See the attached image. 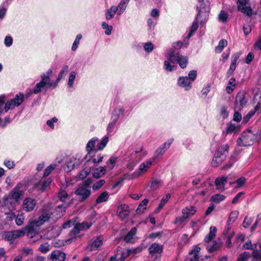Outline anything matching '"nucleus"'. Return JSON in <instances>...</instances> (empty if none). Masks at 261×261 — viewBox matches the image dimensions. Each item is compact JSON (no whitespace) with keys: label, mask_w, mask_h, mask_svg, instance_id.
<instances>
[{"label":"nucleus","mask_w":261,"mask_h":261,"mask_svg":"<svg viewBox=\"0 0 261 261\" xmlns=\"http://www.w3.org/2000/svg\"><path fill=\"white\" fill-rule=\"evenodd\" d=\"M255 134L250 129L243 132L237 139V145L239 146H248L252 145L254 142Z\"/></svg>","instance_id":"nucleus-1"},{"label":"nucleus","mask_w":261,"mask_h":261,"mask_svg":"<svg viewBox=\"0 0 261 261\" xmlns=\"http://www.w3.org/2000/svg\"><path fill=\"white\" fill-rule=\"evenodd\" d=\"M197 10H198V13L194 21L193 22L192 26L190 27V32L187 36V38L188 39L193 36L194 33L197 30L198 27V18L200 16L201 14L204 12L205 13H207V15L208 16V13L210 12V8L209 6L206 7H201L200 9L197 8Z\"/></svg>","instance_id":"nucleus-2"},{"label":"nucleus","mask_w":261,"mask_h":261,"mask_svg":"<svg viewBox=\"0 0 261 261\" xmlns=\"http://www.w3.org/2000/svg\"><path fill=\"white\" fill-rule=\"evenodd\" d=\"M25 235V231L22 230H15L10 231H5L3 234V237L5 240L10 242L12 244L14 241Z\"/></svg>","instance_id":"nucleus-3"},{"label":"nucleus","mask_w":261,"mask_h":261,"mask_svg":"<svg viewBox=\"0 0 261 261\" xmlns=\"http://www.w3.org/2000/svg\"><path fill=\"white\" fill-rule=\"evenodd\" d=\"M249 0H238L237 2V9L239 11L245 14L248 16H251L253 10L250 6H247Z\"/></svg>","instance_id":"nucleus-4"},{"label":"nucleus","mask_w":261,"mask_h":261,"mask_svg":"<svg viewBox=\"0 0 261 261\" xmlns=\"http://www.w3.org/2000/svg\"><path fill=\"white\" fill-rule=\"evenodd\" d=\"M235 110H242L247 103V100L245 98V94L243 91L239 92L236 97L235 101Z\"/></svg>","instance_id":"nucleus-5"},{"label":"nucleus","mask_w":261,"mask_h":261,"mask_svg":"<svg viewBox=\"0 0 261 261\" xmlns=\"http://www.w3.org/2000/svg\"><path fill=\"white\" fill-rule=\"evenodd\" d=\"M91 191L84 186H79L75 191L74 193L80 196V201L83 202L88 199L90 194Z\"/></svg>","instance_id":"nucleus-6"},{"label":"nucleus","mask_w":261,"mask_h":261,"mask_svg":"<svg viewBox=\"0 0 261 261\" xmlns=\"http://www.w3.org/2000/svg\"><path fill=\"white\" fill-rule=\"evenodd\" d=\"M117 213L119 218L121 220L126 219L129 215V206L125 204H120L117 208Z\"/></svg>","instance_id":"nucleus-7"},{"label":"nucleus","mask_w":261,"mask_h":261,"mask_svg":"<svg viewBox=\"0 0 261 261\" xmlns=\"http://www.w3.org/2000/svg\"><path fill=\"white\" fill-rule=\"evenodd\" d=\"M66 256V253L62 251L56 250L49 255V258L53 261H64Z\"/></svg>","instance_id":"nucleus-8"},{"label":"nucleus","mask_w":261,"mask_h":261,"mask_svg":"<svg viewBox=\"0 0 261 261\" xmlns=\"http://www.w3.org/2000/svg\"><path fill=\"white\" fill-rule=\"evenodd\" d=\"M36 205V200L30 197L25 198L22 204V208L26 212H31L33 211Z\"/></svg>","instance_id":"nucleus-9"},{"label":"nucleus","mask_w":261,"mask_h":261,"mask_svg":"<svg viewBox=\"0 0 261 261\" xmlns=\"http://www.w3.org/2000/svg\"><path fill=\"white\" fill-rule=\"evenodd\" d=\"M103 158V156L101 155V153L94 152L93 154H90V155L87 154L85 156L84 160L87 163L92 162L94 164H96L101 162Z\"/></svg>","instance_id":"nucleus-10"},{"label":"nucleus","mask_w":261,"mask_h":261,"mask_svg":"<svg viewBox=\"0 0 261 261\" xmlns=\"http://www.w3.org/2000/svg\"><path fill=\"white\" fill-rule=\"evenodd\" d=\"M229 148L228 144L221 145L218 148L215 155L224 160L228 153Z\"/></svg>","instance_id":"nucleus-11"},{"label":"nucleus","mask_w":261,"mask_h":261,"mask_svg":"<svg viewBox=\"0 0 261 261\" xmlns=\"http://www.w3.org/2000/svg\"><path fill=\"white\" fill-rule=\"evenodd\" d=\"M103 244V240L100 236L97 237L92 243L87 246V249L90 251L97 250Z\"/></svg>","instance_id":"nucleus-12"},{"label":"nucleus","mask_w":261,"mask_h":261,"mask_svg":"<svg viewBox=\"0 0 261 261\" xmlns=\"http://www.w3.org/2000/svg\"><path fill=\"white\" fill-rule=\"evenodd\" d=\"M48 89V85L43 82L40 81L36 84L34 88L31 91V92L37 94L40 93L42 91L46 92Z\"/></svg>","instance_id":"nucleus-13"},{"label":"nucleus","mask_w":261,"mask_h":261,"mask_svg":"<svg viewBox=\"0 0 261 261\" xmlns=\"http://www.w3.org/2000/svg\"><path fill=\"white\" fill-rule=\"evenodd\" d=\"M192 82L188 76H180L178 80V85L185 88L186 90H189L192 88Z\"/></svg>","instance_id":"nucleus-14"},{"label":"nucleus","mask_w":261,"mask_h":261,"mask_svg":"<svg viewBox=\"0 0 261 261\" xmlns=\"http://www.w3.org/2000/svg\"><path fill=\"white\" fill-rule=\"evenodd\" d=\"M171 142H165L160 147L158 148V149L155 151V156L152 158L153 160H155V158L160 156L163 155L166 151L169 148L170 145L171 144Z\"/></svg>","instance_id":"nucleus-15"},{"label":"nucleus","mask_w":261,"mask_h":261,"mask_svg":"<svg viewBox=\"0 0 261 261\" xmlns=\"http://www.w3.org/2000/svg\"><path fill=\"white\" fill-rule=\"evenodd\" d=\"M97 140V139L92 138V139L89 140L88 143L87 144L86 151L87 152V154H88V155L93 154L94 152H97V148H95L96 141Z\"/></svg>","instance_id":"nucleus-16"},{"label":"nucleus","mask_w":261,"mask_h":261,"mask_svg":"<svg viewBox=\"0 0 261 261\" xmlns=\"http://www.w3.org/2000/svg\"><path fill=\"white\" fill-rule=\"evenodd\" d=\"M80 163V160L72 158L67 162L65 170L68 172H70L73 170L76 167L79 166Z\"/></svg>","instance_id":"nucleus-17"},{"label":"nucleus","mask_w":261,"mask_h":261,"mask_svg":"<svg viewBox=\"0 0 261 261\" xmlns=\"http://www.w3.org/2000/svg\"><path fill=\"white\" fill-rule=\"evenodd\" d=\"M163 246L158 243L152 244L148 248L149 253L153 255L154 254H161L163 252Z\"/></svg>","instance_id":"nucleus-18"},{"label":"nucleus","mask_w":261,"mask_h":261,"mask_svg":"<svg viewBox=\"0 0 261 261\" xmlns=\"http://www.w3.org/2000/svg\"><path fill=\"white\" fill-rule=\"evenodd\" d=\"M108 163L107 165L103 167H100L94 169L92 173V175L94 178H99L105 174L107 170V167H108Z\"/></svg>","instance_id":"nucleus-19"},{"label":"nucleus","mask_w":261,"mask_h":261,"mask_svg":"<svg viewBox=\"0 0 261 261\" xmlns=\"http://www.w3.org/2000/svg\"><path fill=\"white\" fill-rule=\"evenodd\" d=\"M180 56L178 53H176L175 49H172L168 54V59L172 63H177Z\"/></svg>","instance_id":"nucleus-20"},{"label":"nucleus","mask_w":261,"mask_h":261,"mask_svg":"<svg viewBox=\"0 0 261 261\" xmlns=\"http://www.w3.org/2000/svg\"><path fill=\"white\" fill-rule=\"evenodd\" d=\"M53 73V70L51 69H48L46 73H42L40 75L41 82H43L47 85H49L50 81V76Z\"/></svg>","instance_id":"nucleus-21"},{"label":"nucleus","mask_w":261,"mask_h":261,"mask_svg":"<svg viewBox=\"0 0 261 261\" xmlns=\"http://www.w3.org/2000/svg\"><path fill=\"white\" fill-rule=\"evenodd\" d=\"M222 243L220 242V240L218 239L215 241L212 245L207 246L206 249L209 253H212L218 250L221 247Z\"/></svg>","instance_id":"nucleus-22"},{"label":"nucleus","mask_w":261,"mask_h":261,"mask_svg":"<svg viewBox=\"0 0 261 261\" xmlns=\"http://www.w3.org/2000/svg\"><path fill=\"white\" fill-rule=\"evenodd\" d=\"M217 233V228L215 226H211L208 234L205 236L204 241L206 243L211 242L215 237Z\"/></svg>","instance_id":"nucleus-23"},{"label":"nucleus","mask_w":261,"mask_h":261,"mask_svg":"<svg viewBox=\"0 0 261 261\" xmlns=\"http://www.w3.org/2000/svg\"><path fill=\"white\" fill-rule=\"evenodd\" d=\"M118 8L115 6H112L110 9H108L105 13V16L107 19H111L115 15L116 13L118 12Z\"/></svg>","instance_id":"nucleus-24"},{"label":"nucleus","mask_w":261,"mask_h":261,"mask_svg":"<svg viewBox=\"0 0 261 261\" xmlns=\"http://www.w3.org/2000/svg\"><path fill=\"white\" fill-rule=\"evenodd\" d=\"M109 195L107 191L102 192L96 199V204H100L102 202H106L108 200Z\"/></svg>","instance_id":"nucleus-25"},{"label":"nucleus","mask_w":261,"mask_h":261,"mask_svg":"<svg viewBox=\"0 0 261 261\" xmlns=\"http://www.w3.org/2000/svg\"><path fill=\"white\" fill-rule=\"evenodd\" d=\"M241 127L240 125H236L234 124L229 122L227 123L226 128V134H231L236 133L240 130Z\"/></svg>","instance_id":"nucleus-26"},{"label":"nucleus","mask_w":261,"mask_h":261,"mask_svg":"<svg viewBox=\"0 0 261 261\" xmlns=\"http://www.w3.org/2000/svg\"><path fill=\"white\" fill-rule=\"evenodd\" d=\"M227 45V41L222 39L219 42L218 45L215 47V51L216 53L219 54L222 52L224 47Z\"/></svg>","instance_id":"nucleus-27"},{"label":"nucleus","mask_w":261,"mask_h":261,"mask_svg":"<svg viewBox=\"0 0 261 261\" xmlns=\"http://www.w3.org/2000/svg\"><path fill=\"white\" fill-rule=\"evenodd\" d=\"M227 181V177L225 176H222L218 177L215 179V184L217 187V189H220L224 187L225 184Z\"/></svg>","instance_id":"nucleus-28"},{"label":"nucleus","mask_w":261,"mask_h":261,"mask_svg":"<svg viewBox=\"0 0 261 261\" xmlns=\"http://www.w3.org/2000/svg\"><path fill=\"white\" fill-rule=\"evenodd\" d=\"M196 211V207L194 206H190L189 207H186L182 210V213L184 215H186L187 218L190 216H193L195 214Z\"/></svg>","instance_id":"nucleus-29"},{"label":"nucleus","mask_w":261,"mask_h":261,"mask_svg":"<svg viewBox=\"0 0 261 261\" xmlns=\"http://www.w3.org/2000/svg\"><path fill=\"white\" fill-rule=\"evenodd\" d=\"M137 249H127L125 251H123L121 253V257L119 259V261H125V258H126L127 257H128L130 254L134 253L136 254L137 252Z\"/></svg>","instance_id":"nucleus-30"},{"label":"nucleus","mask_w":261,"mask_h":261,"mask_svg":"<svg viewBox=\"0 0 261 261\" xmlns=\"http://www.w3.org/2000/svg\"><path fill=\"white\" fill-rule=\"evenodd\" d=\"M130 0H121L117 7L118 8V15H121L125 11Z\"/></svg>","instance_id":"nucleus-31"},{"label":"nucleus","mask_w":261,"mask_h":261,"mask_svg":"<svg viewBox=\"0 0 261 261\" xmlns=\"http://www.w3.org/2000/svg\"><path fill=\"white\" fill-rule=\"evenodd\" d=\"M19 105L17 104L16 102L13 98L10 100L7 101L4 107V110L5 112H7L9 109H13L15 107H18Z\"/></svg>","instance_id":"nucleus-32"},{"label":"nucleus","mask_w":261,"mask_h":261,"mask_svg":"<svg viewBox=\"0 0 261 261\" xmlns=\"http://www.w3.org/2000/svg\"><path fill=\"white\" fill-rule=\"evenodd\" d=\"M53 211H54L53 212H52V214L57 213V218H61L63 215L64 213L65 212L66 207L62 204L59 205Z\"/></svg>","instance_id":"nucleus-33"},{"label":"nucleus","mask_w":261,"mask_h":261,"mask_svg":"<svg viewBox=\"0 0 261 261\" xmlns=\"http://www.w3.org/2000/svg\"><path fill=\"white\" fill-rule=\"evenodd\" d=\"M250 257L252 258L251 261H261V247L258 250L253 251Z\"/></svg>","instance_id":"nucleus-34"},{"label":"nucleus","mask_w":261,"mask_h":261,"mask_svg":"<svg viewBox=\"0 0 261 261\" xmlns=\"http://www.w3.org/2000/svg\"><path fill=\"white\" fill-rule=\"evenodd\" d=\"M35 228L36 227L35 226L34 223L32 221H30L22 230L25 231V233H27V234L28 235L30 233L34 232Z\"/></svg>","instance_id":"nucleus-35"},{"label":"nucleus","mask_w":261,"mask_h":261,"mask_svg":"<svg viewBox=\"0 0 261 261\" xmlns=\"http://www.w3.org/2000/svg\"><path fill=\"white\" fill-rule=\"evenodd\" d=\"M171 195L170 194H167L165 196H164L158 207L156 209L155 211L156 212H159L164 206L165 204L168 201V200L170 198Z\"/></svg>","instance_id":"nucleus-36"},{"label":"nucleus","mask_w":261,"mask_h":261,"mask_svg":"<svg viewBox=\"0 0 261 261\" xmlns=\"http://www.w3.org/2000/svg\"><path fill=\"white\" fill-rule=\"evenodd\" d=\"M225 198L226 197L224 195L216 194L211 197L210 200L213 202L220 203L223 201Z\"/></svg>","instance_id":"nucleus-37"},{"label":"nucleus","mask_w":261,"mask_h":261,"mask_svg":"<svg viewBox=\"0 0 261 261\" xmlns=\"http://www.w3.org/2000/svg\"><path fill=\"white\" fill-rule=\"evenodd\" d=\"M124 113V109L122 108L115 109L114 111V114H112L111 119H114L115 121H118L120 115H122Z\"/></svg>","instance_id":"nucleus-38"},{"label":"nucleus","mask_w":261,"mask_h":261,"mask_svg":"<svg viewBox=\"0 0 261 261\" xmlns=\"http://www.w3.org/2000/svg\"><path fill=\"white\" fill-rule=\"evenodd\" d=\"M188 63V57L184 56H180L179 60L177 62L179 66L182 68L184 69L187 67V65Z\"/></svg>","instance_id":"nucleus-39"},{"label":"nucleus","mask_w":261,"mask_h":261,"mask_svg":"<svg viewBox=\"0 0 261 261\" xmlns=\"http://www.w3.org/2000/svg\"><path fill=\"white\" fill-rule=\"evenodd\" d=\"M91 171V168L86 167L82 170L79 174V178L81 180L84 179L88 175H89Z\"/></svg>","instance_id":"nucleus-40"},{"label":"nucleus","mask_w":261,"mask_h":261,"mask_svg":"<svg viewBox=\"0 0 261 261\" xmlns=\"http://www.w3.org/2000/svg\"><path fill=\"white\" fill-rule=\"evenodd\" d=\"M52 181L53 179L50 177H49L46 179L43 180L41 185L40 190L42 192H44L45 191H46L47 188L50 186Z\"/></svg>","instance_id":"nucleus-41"},{"label":"nucleus","mask_w":261,"mask_h":261,"mask_svg":"<svg viewBox=\"0 0 261 261\" xmlns=\"http://www.w3.org/2000/svg\"><path fill=\"white\" fill-rule=\"evenodd\" d=\"M239 216V212L237 211L231 212L229 216L227 222L233 223Z\"/></svg>","instance_id":"nucleus-42"},{"label":"nucleus","mask_w":261,"mask_h":261,"mask_svg":"<svg viewBox=\"0 0 261 261\" xmlns=\"http://www.w3.org/2000/svg\"><path fill=\"white\" fill-rule=\"evenodd\" d=\"M219 20L222 22H226L228 18V15L224 10H221L219 14Z\"/></svg>","instance_id":"nucleus-43"},{"label":"nucleus","mask_w":261,"mask_h":261,"mask_svg":"<svg viewBox=\"0 0 261 261\" xmlns=\"http://www.w3.org/2000/svg\"><path fill=\"white\" fill-rule=\"evenodd\" d=\"M152 165V162L150 161H146L145 162L142 163L139 167V170L141 172L146 171Z\"/></svg>","instance_id":"nucleus-44"},{"label":"nucleus","mask_w":261,"mask_h":261,"mask_svg":"<svg viewBox=\"0 0 261 261\" xmlns=\"http://www.w3.org/2000/svg\"><path fill=\"white\" fill-rule=\"evenodd\" d=\"M249 257H250V253L245 251L239 255L237 261H247Z\"/></svg>","instance_id":"nucleus-45"},{"label":"nucleus","mask_w":261,"mask_h":261,"mask_svg":"<svg viewBox=\"0 0 261 261\" xmlns=\"http://www.w3.org/2000/svg\"><path fill=\"white\" fill-rule=\"evenodd\" d=\"M82 230L81 227V225L79 223H77L72 229L70 231L69 234L70 237L77 234L80 233V231Z\"/></svg>","instance_id":"nucleus-46"},{"label":"nucleus","mask_w":261,"mask_h":261,"mask_svg":"<svg viewBox=\"0 0 261 261\" xmlns=\"http://www.w3.org/2000/svg\"><path fill=\"white\" fill-rule=\"evenodd\" d=\"M68 68L69 67L67 65H65L62 68V70L59 72V75L57 77L58 81H61L62 79V78L65 76V75L68 71Z\"/></svg>","instance_id":"nucleus-47"},{"label":"nucleus","mask_w":261,"mask_h":261,"mask_svg":"<svg viewBox=\"0 0 261 261\" xmlns=\"http://www.w3.org/2000/svg\"><path fill=\"white\" fill-rule=\"evenodd\" d=\"M224 161V160L215 155L212 161V165L214 167H217Z\"/></svg>","instance_id":"nucleus-48"},{"label":"nucleus","mask_w":261,"mask_h":261,"mask_svg":"<svg viewBox=\"0 0 261 261\" xmlns=\"http://www.w3.org/2000/svg\"><path fill=\"white\" fill-rule=\"evenodd\" d=\"M13 99L19 106L24 101V94L23 93L20 92L18 94H16Z\"/></svg>","instance_id":"nucleus-49"},{"label":"nucleus","mask_w":261,"mask_h":261,"mask_svg":"<svg viewBox=\"0 0 261 261\" xmlns=\"http://www.w3.org/2000/svg\"><path fill=\"white\" fill-rule=\"evenodd\" d=\"M56 164H51L45 169L43 175V177H47L55 169Z\"/></svg>","instance_id":"nucleus-50"},{"label":"nucleus","mask_w":261,"mask_h":261,"mask_svg":"<svg viewBox=\"0 0 261 261\" xmlns=\"http://www.w3.org/2000/svg\"><path fill=\"white\" fill-rule=\"evenodd\" d=\"M106 183V181L104 179H100L95 183H94L92 186V189L93 191H95L100 188Z\"/></svg>","instance_id":"nucleus-51"},{"label":"nucleus","mask_w":261,"mask_h":261,"mask_svg":"<svg viewBox=\"0 0 261 261\" xmlns=\"http://www.w3.org/2000/svg\"><path fill=\"white\" fill-rule=\"evenodd\" d=\"M108 140H109L108 137H105L103 138L97 146V151L102 150L107 144Z\"/></svg>","instance_id":"nucleus-52"},{"label":"nucleus","mask_w":261,"mask_h":261,"mask_svg":"<svg viewBox=\"0 0 261 261\" xmlns=\"http://www.w3.org/2000/svg\"><path fill=\"white\" fill-rule=\"evenodd\" d=\"M82 35L81 34H78L76 36L75 39V40L72 44V47H71L72 50L75 51L76 50V49L79 46V44L80 43V41L82 39Z\"/></svg>","instance_id":"nucleus-53"},{"label":"nucleus","mask_w":261,"mask_h":261,"mask_svg":"<svg viewBox=\"0 0 261 261\" xmlns=\"http://www.w3.org/2000/svg\"><path fill=\"white\" fill-rule=\"evenodd\" d=\"M76 72L75 71H71L69 74L68 85L69 87H72L74 83V81L75 79Z\"/></svg>","instance_id":"nucleus-54"},{"label":"nucleus","mask_w":261,"mask_h":261,"mask_svg":"<svg viewBox=\"0 0 261 261\" xmlns=\"http://www.w3.org/2000/svg\"><path fill=\"white\" fill-rule=\"evenodd\" d=\"M22 195V191H13L12 194V197L15 201H18L21 196Z\"/></svg>","instance_id":"nucleus-55"},{"label":"nucleus","mask_w":261,"mask_h":261,"mask_svg":"<svg viewBox=\"0 0 261 261\" xmlns=\"http://www.w3.org/2000/svg\"><path fill=\"white\" fill-rule=\"evenodd\" d=\"M246 181V179L245 177L242 176L239 178L237 179L236 180L234 181V183L236 184L237 186L236 188L241 187L245 184Z\"/></svg>","instance_id":"nucleus-56"},{"label":"nucleus","mask_w":261,"mask_h":261,"mask_svg":"<svg viewBox=\"0 0 261 261\" xmlns=\"http://www.w3.org/2000/svg\"><path fill=\"white\" fill-rule=\"evenodd\" d=\"M101 27L103 29H107L105 31V34L107 35H109L111 34V31L112 30V26H109L108 24L106 22H103L101 24Z\"/></svg>","instance_id":"nucleus-57"},{"label":"nucleus","mask_w":261,"mask_h":261,"mask_svg":"<svg viewBox=\"0 0 261 261\" xmlns=\"http://www.w3.org/2000/svg\"><path fill=\"white\" fill-rule=\"evenodd\" d=\"M241 54L239 53H236L232 55L231 57V63L230 65L236 66V63L237 60L239 59Z\"/></svg>","instance_id":"nucleus-58"},{"label":"nucleus","mask_w":261,"mask_h":261,"mask_svg":"<svg viewBox=\"0 0 261 261\" xmlns=\"http://www.w3.org/2000/svg\"><path fill=\"white\" fill-rule=\"evenodd\" d=\"M227 108L225 106H222L221 107L220 115L224 118H227L228 117V112L227 111Z\"/></svg>","instance_id":"nucleus-59"},{"label":"nucleus","mask_w":261,"mask_h":261,"mask_svg":"<svg viewBox=\"0 0 261 261\" xmlns=\"http://www.w3.org/2000/svg\"><path fill=\"white\" fill-rule=\"evenodd\" d=\"M68 196V195L65 191H61L58 193V197L62 202L65 201Z\"/></svg>","instance_id":"nucleus-60"},{"label":"nucleus","mask_w":261,"mask_h":261,"mask_svg":"<svg viewBox=\"0 0 261 261\" xmlns=\"http://www.w3.org/2000/svg\"><path fill=\"white\" fill-rule=\"evenodd\" d=\"M188 77L192 82L194 81L197 77V71L195 70H191L188 73Z\"/></svg>","instance_id":"nucleus-61"},{"label":"nucleus","mask_w":261,"mask_h":261,"mask_svg":"<svg viewBox=\"0 0 261 261\" xmlns=\"http://www.w3.org/2000/svg\"><path fill=\"white\" fill-rule=\"evenodd\" d=\"M50 215L49 214H45L40 216L38 219L41 222L42 224H43L50 219Z\"/></svg>","instance_id":"nucleus-62"},{"label":"nucleus","mask_w":261,"mask_h":261,"mask_svg":"<svg viewBox=\"0 0 261 261\" xmlns=\"http://www.w3.org/2000/svg\"><path fill=\"white\" fill-rule=\"evenodd\" d=\"M254 57V54L252 52H249L246 57L245 62L247 64H250L253 61Z\"/></svg>","instance_id":"nucleus-63"},{"label":"nucleus","mask_w":261,"mask_h":261,"mask_svg":"<svg viewBox=\"0 0 261 261\" xmlns=\"http://www.w3.org/2000/svg\"><path fill=\"white\" fill-rule=\"evenodd\" d=\"M144 48L146 52L150 53L153 49V45L151 42H147L144 45Z\"/></svg>","instance_id":"nucleus-64"}]
</instances>
